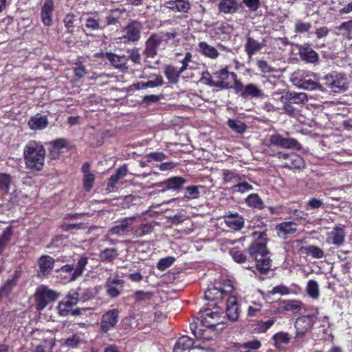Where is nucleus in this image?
Returning a JSON list of instances; mask_svg holds the SVG:
<instances>
[{"label":"nucleus","instance_id":"obj_2","mask_svg":"<svg viewBox=\"0 0 352 352\" xmlns=\"http://www.w3.org/2000/svg\"><path fill=\"white\" fill-rule=\"evenodd\" d=\"M45 149L41 142L30 140L23 148V158L28 169L41 171L44 166Z\"/></svg>","mask_w":352,"mask_h":352},{"label":"nucleus","instance_id":"obj_20","mask_svg":"<svg viewBox=\"0 0 352 352\" xmlns=\"http://www.w3.org/2000/svg\"><path fill=\"white\" fill-rule=\"evenodd\" d=\"M223 219L226 225L233 231H239L244 226V218L237 212L225 214Z\"/></svg>","mask_w":352,"mask_h":352},{"label":"nucleus","instance_id":"obj_37","mask_svg":"<svg viewBox=\"0 0 352 352\" xmlns=\"http://www.w3.org/2000/svg\"><path fill=\"white\" fill-rule=\"evenodd\" d=\"M245 204L253 209L263 210L265 204L263 199L257 193L250 194L245 199Z\"/></svg>","mask_w":352,"mask_h":352},{"label":"nucleus","instance_id":"obj_1","mask_svg":"<svg viewBox=\"0 0 352 352\" xmlns=\"http://www.w3.org/2000/svg\"><path fill=\"white\" fill-rule=\"evenodd\" d=\"M249 260L255 262L254 266L248 267L253 268L261 274H265L270 271L272 261L270 257V252L265 243L254 241L247 249Z\"/></svg>","mask_w":352,"mask_h":352},{"label":"nucleus","instance_id":"obj_8","mask_svg":"<svg viewBox=\"0 0 352 352\" xmlns=\"http://www.w3.org/2000/svg\"><path fill=\"white\" fill-rule=\"evenodd\" d=\"M198 315L197 319L200 322L202 327L214 329L221 323L219 321L220 312L218 311H212L209 307L201 308Z\"/></svg>","mask_w":352,"mask_h":352},{"label":"nucleus","instance_id":"obj_45","mask_svg":"<svg viewBox=\"0 0 352 352\" xmlns=\"http://www.w3.org/2000/svg\"><path fill=\"white\" fill-rule=\"evenodd\" d=\"M312 28L311 22H306L301 19H297L294 23V32L298 34L308 33Z\"/></svg>","mask_w":352,"mask_h":352},{"label":"nucleus","instance_id":"obj_19","mask_svg":"<svg viewBox=\"0 0 352 352\" xmlns=\"http://www.w3.org/2000/svg\"><path fill=\"white\" fill-rule=\"evenodd\" d=\"M49 157L57 160L62 153V149L69 146V141L65 138H58L50 142Z\"/></svg>","mask_w":352,"mask_h":352},{"label":"nucleus","instance_id":"obj_32","mask_svg":"<svg viewBox=\"0 0 352 352\" xmlns=\"http://www.w3.org/2000/svg\"><path fill=\"white\" fill-rule=\"evenodd\" d=\"M245 175L239 174L236 170H222V178L224 183H230L236 184L238 182H240L242 179H245Z\"/></svg>","mask_w":352,"mask_h":352},{"label":"nucleus","instance_id":"obj_63","mask_svg":"<svg viewBox=\"0 0 352 352\" xmlns=\"http://www.w3.org/2000/svg\"><path fill=\"white\" fill-rule=\"evenodd\" d=\"M81 343L83 341L77 334H73L65 340V344L72 348H77Z\"/></svg>","mask_w":352,"mask_h":352},{"label":"nucleus","instance_id":"obj_49","mask_svg":"<svg viewBox=\"0 0 352 352\" xmlns=\"http://www.w3.org/2000/svg\"><path fill=\"white\" fill-rule=\"evenodd\" d=\"M301 302L296 300H289L284 301L280 307V309L283 311H299L301 309Z\"/></svg>","mask_w":352,"mask_h":352},{"label":"nucleus","instance_id":"obj_26","mask_svg":"<svg viewBox=\"0 0 352 352\" xmlns=\"http://www.w3.org/2000/svg\"><path fill=\"white\" fill-rule=\"evenodd\" d=\"M226 315L232 322L239 318V304L236 298L234 296H228L226 300Z\"/></svg>","mask_w":352,"mask_h":352},{"label":"nucleus","instance_id":"obj_52","mask_svg":"<svg viewBox=\"0 0 352 352\" xmlns=\"http://www.w3.org/2000/svg\"><path fill=\"white\" fill-rule=\"evenodd\" d=\"M253 189V186L248 182L244 181L242 179L240 182H238L236 184L232 185V190L233 192L245 193Z\"/></svg>","mask_w":352,"mask_h":352},{"label":"nucleus","instance_id":"obj_35","mask_svg":"<svg viewBox=\"0 0 352 352\" xmlns=\"http://www.w3.org/2000/svg\"><path fill=\"white\" fill-rule=\"evenodd\" d=\"M79 298L80 302H87L92 300L97 294L96 288L78 287L75 289Z\"/></svg>","mask_w":352,"mask_h":352},{"label":"nucleus","instance_id":"obj_51","mask_svg":"<svg viewBox=\"0 0 352 352\" xmlns=\"http://www.w3.org/2000/svg\"><path fill=\"white\" fill-rule=\"evenodd\" d=\"M272 339L275 342L274 345L276 348H279L282 344H288L290 340L289 333L283 331L275 333L273 336Z\"/></svg>","mask_w":352,"mask_h":352},{"label":"nucleus","instance_id":"obj_40","mask_svg":"<svg viewBox=\"0 0 352 352\" xmlns=\"http://www.w3.org/2000/svg\"><path fill=\"white\" fill-rule=\"evenodd\" d=\"M13 236V228L10 226L5 228L0 236V256L4 252L7 245L10 241Z\"/></svg>","mask_w":352,"mask_h":352},{"label":"nucleus","instance_id":"obj_30","mask_svg":"<svg viewBox=\"0 0 352 352\" xmlns=\"http://www.w3.org/2000/svg\"><path fill=\"white\" fill-rule=\"evenodd\" d=\"M194 340L187 336L180 337L173 348V352H188L193 346Z\"/></svg>","mask_w":352,"mask_h":352},{"label":"nucleus","instance_id":"obj_41","mask_svg":"<svg viewBox=\"0 0 352 352\" xmlns=\"http://www.w3.org/2000/svg\"><path fill=\"white\" fill-rule=\"evenodd\" d=\"M99 256L102 262L112 263L118 256V250L116 248H106L100 252Z\"/></svg>","mask_w":352,"mask_h":352},{"label":"nucleus","instance_id":"obj_23","mask_svg":"<svg viewBox=\"0 0 352 352\" xmlns=\"http://www.w3.org/2000/svg\"><path fill=\"white\" fill-rule=\"evenodd\" d=\"M240 8L237 0H220L217 4L219 14H234L236 13Z\"/></svg>","mask_w":352,"mask_h":352},{"label":"nucleus","instance_id":"obj_18","mask_svg":"<svg viewBox=\"0 0 352 352\" xmlns=\"http://www.w3.org/2000/svg\"><path fill=\"white\" fill-rule=\"evenodd\" d=\"M163 6L170 12L182 14L188 13L191 9L189 0H168L164 1Z\"/></svg>","mask_w":352,"mask_h":352},{"label":"nucleus","instance_id":"obj_27","mask_svg":"<svg viewBox=\"0 0 352 352\" xmlns=\"http://www.w3.org/2000/svg\"><path fill=\"white\" fill-rule=\"evenodd\" d=\"M128 168L126 164H124L117 168L114 174H113L109 179L107 183V189L109 191L114 190L118 181L127 175Z\"/></svg>","mask_w":352,"mask_h":352},{"label":"nucleus","instance_id":"obj_15","mask_svg":"<svg viewBox=\"0 0 352 352\" xmlns=\"http://www.w3.org/2000/svg\"><path fill=\"white\" fill-rule=\"evenodd\" d=\"M205 299L208 301V306L218 307V304L223 298L219 285H210L204 293Z\"/></svg>","mask_w":352,"mask_h":352},{"label":"nucleus","instance_id":"obj_44","mask_svg":"<svg viewBox=\"0 0 352 352\" xmlns=\"http://www.w3.org/2000/svg\"><path fill=\"white\" fill-rule=\"evenodd\" d=\"M227 124L234 132L239 134H243L247 129V125L239 120L228 119Z\"/></svg>","mask_w":352,"mask_h":352},{"label":"nucleus","instance_id":"obj_38","mask_svg":"<svg viewBox=\"0 0 352 352\" xmlns=\"http://www.w3.org/2000/svg\"><path fill=\"white\" fill-rule=\"evenodd\" d=\"M181 74L179 69L171 65H166L164 69V75L170 83H177Z\"/></svg>","mask_w":352,"mask_h":352},{"label":"nucleus","instance_id":"obj_33","mask_svg":"<svg viewBox=\"0 0 352 352\" xmlns=\"http://www.w3.org/2000/svg\"><path fill=\"white\" fill-rule=\"evenodd\" d=\"M262 47L263 45L259 41L248 35L245 44V51L249 58H252V56L255 54L256 52L261 50Z\"/></svg>","mask_w":352,"mask_h":352},{"label":"nucleus","instance_id":"obj_13","mask_svg":"<svg viewBox=\"0 0 352 352\" xmlns=\"http://www.w3.org/2000/svg\"><path fill=\"white\" fill-rule=\"evenodd\" d=\"M142 28L143 25L141 22L131 21L124 28L125 34L123 36V38L127 42H138L140 39Z\"/></svg>","mask_w":352,"mask_h":352},{"label":"nucleus","instance_id":"obj_59","mask_svg":"<svg viewBox=\"0 0 352 352\" xmlns=\"http://www.w3.org/2000/svg\"><path fill=\"white\" fill-rule=\"evenodd\" d=\"M63 300H65L71 307L77 305V303L80 302L78 293H76L75 289H71Z\"/></svg>","mask_w":352,"mask_h":352},{"label":"nucleus","instance_id":"obj_28","mask_svg":"<svg viewBox=\"0 0 352 352\" xmlns=\"http://www.w3.org/2000/svg\"><path fill=\"white\" fill-rule=\"evenodd\" d=\"M345 236L346 233L344 229L340 226H336L329 233L328 239L332 244L340 246L343 244Z\"/></svg>","mask_w":352,"mask_h":352},{"label":"nucleus","instance_id":"obj_17","mask_svg":"<svg viewBox=\"0 0 352 352\" xmlns=\"http://www.w3.org/2000/svg\"><path fill=\"white\" fill-rule=\"evenodd\" d=\"M235 93L239 94L243 99L263 98L265 96L263 91L254 83H249L246 85L242 84L240 90L236 91Z\"/></svg>","mask_w":352,"mask_h":352},{"label":"nucleus","instance_id":"obj_61","mask_svg":"<svg viewBox=\"0 0 352 352\" xmlns=\"http://www.w3.org/2000/svg\"><path fill=\"white\" fill-rule=\"evenodd\" d=\"M148 162H162L167 158V155L162 152H151L145 156Z\"/></svg>","mask_w":352,"mask_h":352},{"label":"nucleus","instance_id":"obj_21","mask_svg":"<svg viewBox=\"0 0 352 352\" xmlns=\"http://www.w3.org/2000/svg\"><path fill=\"white\" fill-rule=\"evenodd\" d=\"M134 218H124L123 220L113 226L110 232L112 234L125 236L131 234L132 223H134Z\"/></svg>","mask_w":352,"mask_h":352},{"label":"nucleus","instance_id":"obj_6","mask_svg":"<svg viewBox=\"0 0 352 352\" xmlns=\"http://www.w3.org/2000/svg\"><path fill=\"white\" fill-rule=\"evenodd\" d=\"M324 85L334 92L344 91L348 89L345 76L337 72H331L323 78Z\"/></svg>","mask_w":352,"mask_h":352},{"label":"nucleus","instance_id":"obj_7","mask_svg":"<svg viewBox=\"0 0 352 352\" xmlns=\"http://www.w3.org/2000/svg\"><path fill=\"white\" fill-rule=\"evenodd\" d=\"M272 155L276 156L279 160H284L282 164V167L283 168H287L289 169H301L305 166V162L303 158L300 155L294 152H278Z\"/></svg>","mask_w":352,"mask_h":352},{"label":"nucleus","instance_id":"obj_25","mask_svg":"<svg viewBox=\"0 0 352 352\" xmlns=\"http://www.w3.org/2000/svg\"><path fill=\"white\" fill-rule=\"evenodd\" d=\"M54 9V0H45L41 8V19L42 23L46 26H50L52 23V16Z\"/></svg>","mask_w":352,"mask_h":352},{"label":"nucleus","instance_id":"obj_53","mask_svg":"<svg viewBox=\"0 0 352 352\" xmlns=\"http://www.w3.org/2000/svg\"><path fill=\"white\" fill-rule=\"evenodd\" d=\"M230 254L233 260L238 263H243L247 260L244 251L239 248H233L230 250Z\"/></svg>","mask_w":352,"mask_h":352},{"label":"nucleus","instance_id":"obj_16","mask_svg":"<svg viewBox=\"0 0 352 352\" xmlns=\"http://www.w3.org/2000/svg\"><path fill=\"white\" fill-rule=\"evenodd\" d=\"M163 41V37L159 34L152 33L145 42L144 53L148 58L157 55V49Z\"/></svg>","mask_w":352,"mask_h":352},{"label":"nucleus","instance_id":"obj_42","mask_svg":"<svg viewBox=\"0 0 352 352\" xmlns=\"http://www.w3.org/2000/svg\"><path fill=\"white\" fill-rule=\"evenodd\" d=\"M12 182V177L10 175L0 173V191L3 194H8Z\"/></svg>","mask_w":352,"mask_h":352},{"label":"nucleus","instance_id":"obj_24","mask_svg":"<svg viewBox=\"0 0 352 352\" xmlns=\"http://www.w3.org/2000/svg\"><path fill=\"white\" fill-rule=\"evenodd\" d=\"M155 225L156 223L154 221L142 223L139 225H134V223H133L131 234L136 238L150 234L153 232Z\"/></svg>","mask_w":352,"mask_h":352},{"label":"nucleus","instance_id":"obj_50","mask_svg":"<svg viewBox=\"0 0 352 352\" xmlns=\"http://www.w3.org/2000/svg\"><path fill=\"white\" fill-rule=\"evenodd\" d=\"M307 293L313 299H318L319 297V287L314 280H309L307 284Z\"/></svg>","mask_w":352,"mask_h":352},{"label":"nucleus","instance_id":"obj_55","mask_svg":"<svg viewBox=\"0 0 352 352\" xmlns=\"http://www.w3.org/2000/svg\"><path fill=\"white\" fill-rule=\"evenodd\" d=\"M305 253L314 258H322L324 256V251L316 245H309L304 248Z\"/></svg>","mask_w":352,"mask_h":352},{"label":"nucleus","instance_id":"obj_31","mask_svg":"<svg viewBox=\"0 0 352 352\" xmlns=\"http://www.w3.org/2000/svg\"><path fill=\"white\" fill-rule=\"evenodd\" d=\"M28 126L32 130H42L45 129L48 125V120L47 116H40L38 114L32 116L28 122Z\"/></svg>","mask_w":352,"mask_h":352},{"label":"nucleus","instance_id":"obj_34","mask_svg":"<svg viewBox=\"0 0 352 352\" xmlns=\"http://www.w3.org/2000/svg\"><path fill=\"white\" fill-rule=\"evenodd\" d=\"M85 26L86 28L91 30H98L104 29L102 21L100 19L99 14L96 12L92 13L85 19Z\"/></svg>","mask_w":352,"mask_h":352},{"label":"nucleus","instance_id":"obj_5","mask_svg":"<svg viewBox=\"0 0 352 352\" xmlns=\"http://www.w3.org/2000/svg\"><path fill=\"white\" fill-rule=\"evenodd\" d=\"M58 296V292L45 286L37 288L34 294L36 309L38 311L43 310L50 302L56 300Z\"/></svg>","mask_w":352,"mask_h":352},{"label":"nucleus","instance_id":"obj_54","mask_svg":"<svg viewBox=\"0 0 352 352\" xmlns=\"http://www.w3.org/2000/svg\"><path fill=\"white\" fill-rule=\"evenodd\" d=\"M200 187L201 186H190L186 188H184L185 193L184 198L186 199L187 200H191L199 198L200 195L199 189Z\"/></svg>","mask_w":352,"mask_h":352},{"label":"nucleus","instance_id":"obj_48","mask_svg":"<svg viewBox=\"0 0 352 352\" xmlns=\"http://www.w3.org/2000/svg\"><path fill=\"white\" fill-rule=\"evenodd\" d=\"M120 12L118 10H111L108 16H106V21L102 22L104 28L109 25H114L120 23Z\"/></svg>","mask_w":352,"mask_h":352},{"label":"nucleus","instance_id":"obj_56","mask_svg":"<svg viewBox=\"0 0 352 352\" xmlns=\"http://www.w3.org/2000/svg\"><path fill=\"white\" fill-rule=\"evenodd\" d=\"M153 293L152 292H144L143 290L136 291L133 295L135 302H146L150 300L153 297Z\"/></svg>","mask_w":352,"mask_h":352},{"label":"nucleus","instance_id":"obj_11","mask_svg":"<svg viewBox=\"0 0 352 352\" xmlns=\"http://www.w3.org/2000/svg\"><path fill=\"white\" fill-rule=\"evenodd\" d=\"M314 323L315 316L314 315H305L297 318L294 323L296 338H302L311 331Z\"/></svg>","mask_w":352,"mask_h":352},{"label":"nucleus","instance_id":"obj_64","mask_svg":"<svg viewBox=\"0 0 352 352\" xmlns=\"http://www.w3.org/2000/svg\"><path fill=\"white\" fill-rule=\"evenodd\" d=\"M284 148L300 151L302 149V145L295 138H286Z\"/></svg>","mask_w":352,"mask_h":352},{"label":"nucleus","instance_id":"obj_22","mask_svg":"<svg viewBox=\"0 0 352 352\" xmlns=\"http://www.w3.org/2000/svg\"><path fill=\"white\" fill-rule=\"evenodd\" d=\"M54 259L49 255H43L38 260V276H45L51 274L54 265Z\"/></svg>","mask_w":352,"mask_h":352},{"label":"nucleus","instance_id":"obj_10","mask_svg":"<svg viewBox=\"0 0 352 352\" xmlns=\"http://www.w3.org/2000/svg\"><path fill=\"white\" fill-rule=\"evenodd\" d=\"M293 80L300 88L303 89L324 91L322 86L318 82L316 76L314 74H306L305 75L296 76Z\"/></svg>","mask_w":352,"mask_h":352},{"label":"nucleus","instance_id":"obj_4","mask_svg":"<svg viewBox=\"0 0 352 352\" xmlns=\"http://www.w3.org/2000/svg\"><path fill=\"white\" fill-rule=\"evenodd\" d=\"M306 101L307 96L302 92L287 91L280 98L283 112L292 118L297 117L300 113V110L295 105H300Z\"/></svg>","mask_w":352,"mask_h":352},{"label":"nucleus","instance_id":"obj_46","mask_svg":"<svg viewBox=\"0 0 352 352\" xmlns=\"http://www.w3.org/2000/svg\"><path fill=\"white\" fill-rule=\"evenodd\" d=\"M88 263V258L86 256H81L77 262L76 265L74 267V272L73 273L72 279H76L80 276L86 265Z\"/></svg>","mask_w":352,"mask_h":352},{"label":"nucleus","instance_id":"obj_36","mask_svg":"<svg viewBox=\"0 0 352 352\" xmlns=\"http://www.w3.org/2000/svg\"><path fill=\"white\" fill-rule=\"evenodd\" d=\"M299 55L302 60L309 63H315L319 58L318 54L309 47H301L299 50Z\"/></svg>","mask_w":352,"mask_h":352},{"label":"nucleus","instance_id":"obj_39","mask_svg":"<svg viewBox=\"0 0 352 352\" xmlns=\"http://www.w3.org/2000/svg\"><path fill=\"white\" fill-rule=\"evenodd\" d=\"M123 280L116 278L106 283L107 294L112 298L118 297L120 294V291L116 288L118 285H122Z\"/></svg>","mask_w":352,"mask_h":352},{"label":"nucleus","instance_id":"obj_3","mask_svg":"<svg viewBox=\"0 0 352 352\" xmlns=\"http://www.w3.org/2000/svg\"><path fill=\"white\" fill-rule=\"evenodd\" d=\"M230 72L228 67L221 68L212 74L208 71L202 73L199 80L203 85L216 87L221 90H228L232 89V84L228 82Z\"/></svg>","mask_w":352,"mask_h":352},{"label":"nucleus","instance_id":"obj_58","mask_svg":"<svg viewBox=\"0 0 352 352\" xmlns=\"http://www.w3.org/2000/svg\"><path fill=\"white\" fill-rule=\"evenodd\" d=\"M232 30V26L227 23L218 22L216 23L215 30L217 34L230 35Z\"/></svg>","mask_w":352,"mask_h":352},{"label":"nucleus","instance_id":"obj_12","mask_svg":"<svg viewBox=\"0 0 352 352\" xmlns=\"http://www.w3.org/2000/svg\"><path fill=\"white\" fill-rule=\"evenodd\" d=\"M98 58H104L109 61L110 64L115 68L120 69H127L126 66L129 58L127 56H120L113 52H100L95 54Z\"/></svg>","mask_w":352,"mask_h":352},{"label":"nucleus","instance_id":"obj_43","mask_svg":"<svg viewBox=\"0 0 352 352\" xmlns=\"http://www.w3.org/2000/svg\"><path fill=\"white\" fill-rule=\"evenodd\" d=\"M76 16L73 13L67 14L63 19V23L67 30L63 36L73 34L75 28Z\"/></svg>","mask_w":352,"mask_h":352},{"label":"nucleus","instance_id":"obj_47","mask_svg":"<svg viewBox=\"0 0 352 352\" xmlns=\"http://www.w3.org/2000/svg\"><path fill=\"white\" fill-rule=\"evenodd\" d=\"M296 224L292 221H285L276 226V229L284 234H294L296 232Z\"/></svg>","mask_w":352,"mask_h":352},{"label":"nucleus","instance_id":"obj_14","mask_svg":"<svg viewBox=\"0 0 352 352\" xmlns=\"http://www.w3.org/2000/svg\"><path fill=\"white\" fill-rule=\"evenodd\" d=\"M119 320V311L113 309L105 312L101 318L100 330L103 333H107L115 327Z\"/></svg>","mask_w":352,"mask_h":352},{"label":"nucleus","instance_id":"obj_29","mask_svg":"<svg viewBox=\"0 0 352 352\" xmlns=\"http://www.w3.org/2000/svg\"><path fill=\"white\" fill-rule=\"evenodd\" d=\"M198 50L203 56L210 59H217L220 54L214 47L206 41H201L198 43Z\"/></svg>","mask_w":352,"mask_h":352},{"label":"nucleus","instance_id":"obj_57","mask_svg":"<svg viewBox=\"0 0 352 352\" xmlns=\"http://www.w3.org/2000/svg\"><path fill=\"white\" fill-rule=\"evenodd\" d=\"M60 276H63L65 278L68 279L69 281H74L76 279H72L73 273L74 272V266L71 264H66L62 266L59 270Z\"/></svg>","mask_w":352,"mask_h":352},{"label":"nucleus","instance_id":"obj_9","mask_svg":"<svg viewBox=\"0 0 352 352\" xmlns=\"http://www.w3.org/2000/svg\"><path fill=\"white\" fill-rule=\"evenodd\" d=\"M188 182L187 179L181 176H173L162 182L156 183L155 186L160 188V191L168 190L180 192L184 189V185Z\"/></svg>","mask_w":352,"mask_h":352},{"label":"nucleus","instance_id":"obj_62","mask_svg":"<svg viewBox=\"0 0 352 352\" xmlns=\"http://www.w3.org/2000/svg\"><path fill=\"white\" fill-rule=\"evenodd\" d=\"M286 138L278 133L273 134L270 137V145H274L284 148Z\"/></svg>","mask_w":352,"mask_h":352},{"label":"nucleus","instance_id":"obj_60","mask_svg":"<svg viewBox=\"0 0 352 352\" xmlns=\"http://www.w3.org/2000/svg\"><path fill=\"white\" fill-rule=\"evenodd\" d=\"M175 261V258L173 256L162 258L158 261L157 267L160 271H164L171 266Z\"/></svg>","mask_w":352,"mask_h":352}]
</instances>
